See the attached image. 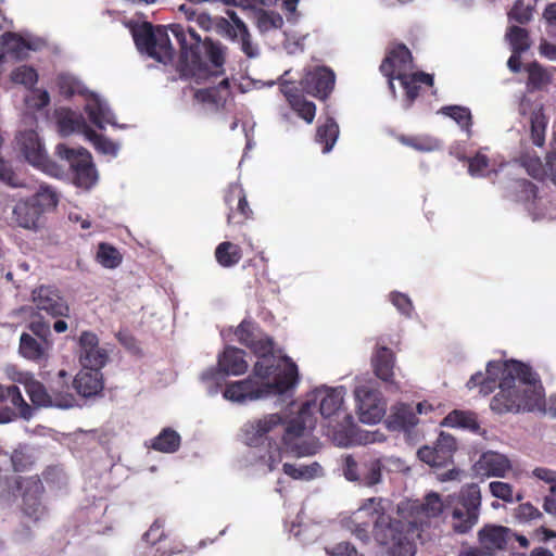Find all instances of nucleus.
I'll return each mask as SVG.
<instances>
[{
	"instance_id": "obj_2",
	"label": "nucleus",
	"mask_w": 556,
	"mask_h": 556,
	"mask_svg": "<svg viewBox=\"0 0 556 556\" xmlns=\"http://www.w3.org/2000/svg\"><path fill=\"white\" fill-rule=\"evenodd\" d=\"M481 506L482 494L479 485L469 483L444 500L439 493L431 491L422 501H402L397 505V513L409 523L416 525L424 519L438 518L445 510H450L452 530L456 534H467L479 522Z\"/></svg>"
},
{
	"instance_id": "obj_3",
	"label": "nucleus",
	"mask_w": 556,
	"mask_h": 556,
	"mask_svg": "<svg viewBox=\"0 0 556 556\" xmlns=\"http://www.w3.org/2000/svg\"><path fill=\"white\" fill-rule=\"evenodd\" d=\"M324 418L340 414L343 404V388H318L313 392V399L306 400L296 417L289 419L282 437L287 452L294 457L311 455V446L303 441L305 431H312L316 426V412Z\"/></svg>"
},
{
	"instance_id": "obj_61",
	"label": "nucleus",
	"mask_w": 556,
	"mask_h": 556,
	"mask_svg": "<svg viewBox=\"0 0 556 556\" xmlns=\"http://www.w3.org/2000/svg\"><path fill=\"white\" fill-rule=\"evenodd\" d=\"M390 301L401 314L407 317L412 315L414 306L408 295L401 292H391Z\"/></svg>"
},
{
	"instance_id": "obj_36",
	"label": "nucleus",
	"mask_w": 556,
	"mask_h": 556,
	"mask_svg": "<svg viewBox=\"0 0 556 556\" xmlns=\"http://www.w3.org/2000/svg\"><path fill=\"white\" fill-rule=\"evenodd\" d=\"M383 465L379 458L362 460L358 483L372 486L381 481Z\"/></svg>"
},
{
	"instance_id": "obj_16",
	"label": "nucleus",
	"mask_w": 556,
	"mask_h": 556,
	"mask_svg": "<svg viewBox=\"0 0 556 556\" xmlns=\"http://www.w3.org/2000/svg\"><path fill=\"white\" fill-rule=\"evenodd\" d=\"M79 363L86 369H102L109 362V352L99 344L98 336L85 330L78 339Z\"/></svg>"
},
{
	"instance_id": "obj_44",
	"label": "nucleus",
	"mask_w": 556,
	"mask_h": 556,
	"mask_svg": "<svg viewBox=\"0 0 556 556\" xmlns=\"http://www.w3.org/2000/svg\"><path fill=\"white\" fill-rule=\"evenodd\" d=\"M283 472L294 480H311L315 478L321 470L318 463L312 465L296 467L295 465L285 463L282 466Z\"/></svg>"
},
{
	"instance_id": "obj_35",
	"label": "nucleus",
	"mask_w": 556,
	"mask_h": 556,
	"mask_svg": "<svg viewBox=\"0 0 556 556\" xmlns=\"http://www.w3.org/2000/svg\"><path fill=\"white\" fill-rule=\"evenodd\" d=\"M7 401H9L12 406L20 408L22 418L28 419L31 417V407L24 400L17 386H3L0 383V403Z\"/></svg>"
},
{
	"instance_id": "obj_55",
	"label": "nucleus",
	"mask_w": 556,
	"mask_h": 556,
	"mask_svg": "<svg viewBox=\"0 0 556 556\" xmlns=\"http://www.w3.org/2000/svg\"><path fill=\"white\" fill-rule=\"evenodd\" d=\"M466 161L468 162V173L473 177L484 176L490 165L489 157L481 152L476 153V155L471 157H467Z\"/></svg>"
},
{
	"instance_id": "obj_52",
	"label": "nucleus",
	"mask_w": 556,
	"mask_h": 556,
	"mask_svg": "<svg viewBox=\"0 0 556 556\" xmlns=\"http://www.w3.org/2000/svg\"><path fill=\"white\" fill-rule=\"evenodd\" d=\"M277 370V366H275L274 361L269 357L261 358L257 361L253 368V375L260 382H269V378L274 376Z\"/></svg>"
},
{
	"instance_id": "obj_63",
	"label": "nucleus",
	"mask_w": 556,
	"mask_h": 556,
	"mask_svg": "<svg viewBox=\"0 0 556 556\" xmlns=\"http://www.w3.org/2000/svg\"><path fill=\"white\" fill-rule=\"evenodd\" d=\"M0 180L12 187L20 186V180L16 174L12 170L10 164L3 159H0Z\"/></svg>"
},
{
	"instance_id": "obj_29",
	"label": "nucleus",
	"mask_w": 556,
	"mask_h": 556,
	"mask_svg": "<svg viewBox=\"0 0 556 556\" xmlns=\"http://www.w3.org/2000/svg\"><path fill=\"white\" fill-rule=\"evenodd\" d=\"M400 80L405 97L409 103H413L419 96L420 84H425L429 87L433 86V76L425 72L410 73L406 76H396Z\"/></svg>"
},
{
	"instance_id": "obj_34",
	"label": "nucleus",
	"mask_w": 556,
	"mask_h": 556,
	"mask_svg": "<svg viewBox=\"0 0 556 556\" xmlns=\"http://www.w3.org/2000/svg\"><path fill=\"white\" fill-rule=\"evenodd\" d=\"M339 136V126L333 117H327L326 122L316 129L315 140L323 146V152L328 153L332 150Z\"/></svg>"
},
{
	"instance_id": "obj_23",
	"label": "nucleus",
	"mask_w": 556,
	"mask_h": 556,
	"mask_svg": "<svg viewBox=\"0 0 556 556\" xmlns=\"http://www.w3.org/2000/svg\"><path fill=\"white\" fill-rule=\"evenodd\" d=\"M31 50H35L33 43L15 33L5 31L0 36L1 62H5L8 59L23 60Z\"/></svg>"
},
{
	"instance_id": "obj_28",
	"label": "nucleus",
	"mask_w": 556,
	"mask_h": 556,
	"mask_svg": "<svg viewBox=\"0 0 556 556\" xmlns=\"http://www.w3.org/2000/svg\"><path fill=\"white\" fill-rule=\"evenodd\" d=\"M55 117L62 136H68L75 131L83 132L86 136L88 129H90L83 116H76L71 109L61 108L55 110Z\"/></svg>"
},
{
	"instance_id": "obj_27",
	"label": "nucleus",
	"mask_w": 556,
	"mask_h": 556,
	"mask_svg": "<svg viewBox=\"0 0 556 556\" xmlns=\"http://www.w3.org/2000/svg\"><path fill=\"white\" fill-rule=\"evenodd\" d=\"M244 351L235 346H227L218 357V366L226 375L239 376L247 371L248 363Z\"/></svg>"
},
{
	"instance_id": "obj_5",
	"label": "nucleus",
	"mask_w": 556,
	"mask_h": 556,
	"mask_svg": "<svg viewBox=\"0 0 556 556\" xmlns=\"http://www.w3.org/2000/svg\"><path fill=\"white\" fill-rule=\"evenodd\" d=\"M334 84L336 74L330 67L314 66L305 70L299 81L301 89L293 83L285 81L280 85V91L298 116L307 124H312L316 115V105L306 100L303 92L319 100H326L331 94Z\"/></svg>"
},
{
	"instance_id": "obj_32",
	"label": "nucleus",
	"mask_w": 556,
	"mask_h": 556,
	"mask_svg": "<svg viewBox=\"0 0 556 556\" xmlns=\"http://www.w3.org/2000/svg\"><path fill=\"white\" fill-rule=\"evenodd\" d=\"M383 502L381 497L367 498L354 513V520L367 521L368 519L372 526L376 525V521H380L387 515Z\"/></svg>"
},
{
	"instance_id": "obj_56",
	"label": "nucleus",
	"mask_w": 556,
	"mask_h": 556,
	"mask_svg": "<svg viewBox=\"0 0 556 556\" xmlns=\"http://www.w3.org/2000/svg\"><path fill=\"white\" fill-rule=\"evenodd\" d=\"M391 556H414L416 554V545L405 533L389 546Z\"/></svg>"
},
{
	"instance_id": "obj_49",
	"label": "nucleus",
	"mask_w": 556,
	"mask_h": 556,
	"mask_svg": "<svg viewBox=\"0 0 556 556\" xmlns=\"http://www.w3.org/2000/svg\"><path fill=\"white\" fill-rule=\"evenodd\" d=\"M441 113L453 118L462 128L469 130L471 122V113L468 108L459 105H448L441 109Z\"/></svg>"
},
{
	"instance_id": "obj_62",
	"label": "nucleus",
	"mask_w": 556,
	"mask_h": 556,
	"mask_svg": "<svg viewBox=\"0 0 556 556\" xmlns=\"http://www.w3.org/2000/svg\"><path fill=\"white\" fill-rule=\"evenodd\" d=\"M362 460L357 462L352 455H348L343 460V473L349 481L358 482Z\"/></svg>"
},
{
	"instance_id": "obj_31",
	"label": "nucleus",
	"mask_w": 556,
	"mask_h": 556,
	"mask_svg": "<svg viewBox=\"0 0 556 556\" xmlns=\"http://www.w3.org/2000/svg\"><path fill=\"white\" fill-rule=\"evenodd\" d=\"M214 256L219 266L231 268L239 264L242 258V249L239 244L230 241H223L217 244Z\"/></svg>"
},
{
	"instance_id": "obj_42",
	"label": "nucleus",
	"mask_w": 556,
	"mask_h": 556,
	"mask_svg": "<svg viewBox=\"0 0 556 556\" xmlns=\"http://www.w3.org/2000/svg\"><path fill=\"white\" fill-rule=\"evenodd\" d=\"M489 491L492 496L505 503L521 502L523 500L522 492L519 491L515 494L514 486L508 482L492 481L489 483Z\"/></svg>"
},
{
	"instance_id": "obj_30",
	"label": "nucleus",
	"mask_w": 556,
	"mask_h": 556,
	"mask_svg": "<svg viewBox=\"0 0 556 556\" xmlns=\"http://www.w3.org/2000/svg\"><path fill=\"white\" fill-rule=\"evenodd\" d=\"M528 74L527 88L529 91H539L552 84L553 74L539 62L533 61L523 66Z\"/></svg>"
},
{
	"instance_id": "obj_10",
	"label": "nucleus",
	"mask_w": 556,
	"mask_h": 556,
	"mask_svg": "<svg viewBox=\"0 0 556 556\" xmlns=\"http://www.w3.org/2000/svg\"><path fill=\"white\" fill-rule=\"evenodd\" d=\"M55 153L68 163L73 172V184L76 187L89 190L96 185L98 173L87 149H72L64 143H59L55 147Z\"/></svg>"
},
{
	"instance_id": "obj_59",
	"label": "nucleus",
	"mask_w": 556,
	"mask_h": 556,
	"mask_svg": "<svg viewBox=\"0 0 556 556\" xmlns=\"http://www.w3.org/2000/svg\"><path fill=\"white\" fill-rule=\"evenodd\" d=\"M238 341L249 348L253 340L258 336L254 331V325L251 321L243 320L236 330Z\"/></svg>"
},
{
	"instance_id": "obj_37",
	"label": "nucleus",
	"mask_w": 556,
	"mask_h": 556,
	"mask_svg": "<svg viewBox=\"0 0 556 556\" xmlns=\"http://www.w3.org/2000/svg\"><path fill=\"white\" fill-rule=\"evenodd\" d=\"M13 217L21 227L35 228V195L18 201L14 206Z\"/></svg>"
},
{
	"instance_id": "obj_64",
	"label": "nucleus",
	"mask_w": 556,
	"mask_h": 556,
	"mask_svg": "<svg viewBox=\"0 0 556 556\" xmlns=\"http://www.w3.org/2000/svg\"><path fill=\"white\" fill-rule=\"evenodd\" d=\"M332 556H364L359 554L358 551L349 542H341L337 544L331 553Z\"/></svg>"
},
{
	"instance_id": "obj_7",
	"label": "nucleus",
	"mask_w": 556,
	"mask_h": 556,
	"mask_svg": "<svg viewBox=\"0 0 556 556\" xmlns=\"http://www.w3.org/2000/svg\"><path fill=\"white\" fill-rule=\"evenodd\" d=\"M289 420L280 414H268L262 418L245 422L241 429L242 440L249 446H260L268 441L267 466L271 471L282 460L287 452L282 441L285 428Z\"/></svg>"
},
{
	"instance_id": "obj_50",
	"label": "nucleus",
	"mask_w": 556,
	"mask_h": 556,
	"mask_svg": "<svg viewBox=\"0 0 556 556\" xmlns=\"http://www.w3.org/2000/svg\"><path fill=\"white\" fill-rule=\"evenodd\" d=\"M86 137L92 142L96 150L103 154L116 155L118 146L106 137L98 134L91 127L88 129Z\"/></svg>"
},
{
	"instance_id": "obj_11",
	"label": "nucleus",
	"mask_w": 556,
	"mask_h": 556,
	"mask_svg": "<svg viewBox=\"0 0 556 556\" xmlns=\"http://www.w3.org/2000/svg\"><path fill=\"white\" fill-rule=\"evenodd\" d=\"M514 531L504 526L485 523L478 531V547L470 548L467 556H494L513 542Z\"/></svg>"
},
{
	"instance_id": "obj_4",
	"label": "nucleus",
	"mask_w": 556,
	"mask_h": 556,
	"mask_svg": "<svg viewBox=\"0 0 556 556\" xmlns=\"http://www.w3.org/2000/svg\"><path fill=\"white\" fill-rule=\"evenodd\" d=\"M508 372L515 378H502L498 382L500 391L492 397L490 407L498 414L533 412L544 406V389L541 380L532 368L523 363H511Z\"/></svg>"
},
{
	"instance_id": "obj_20",
	"label": "nucleus",
	"mask_w": 556,
	"mask_h": 556,
	"mask_svg": "<svg viewBox=\"0 0 556 556\" xmlns=\"http://www.w3.org/2000/svg\"><path fill=\"white\" fill-rule=\"evenodd\" d=\"M510 469L511 463L508 457L493 451L482 453L473 465L476 475L488 478H504Z\"/></svg>"
},
{
	"instance_id": "obj_24",
	"label": "nucleus",
	"mask_w": 556,
	"mask_h": 556,
	"mask_svg": "<svg viewBox=\"0 0 556 556\" xmlns=\"http://www.w3.org/2000/svg\"><path fill=\"white\" fill-rule=\"evenodd\" d=\"M73 388L83 397L99 395L104 389L101 369H86L83 367L73 380Z\"/></svg>"
},
{
	"instance_id": "obj_38",
	"label": "nucleus",
	"mask_w": 556,
	"mask_h": 556,
	"mask_svg": "<svg viewBox=\"0 0 556 556\" xmlns=\"http://www.w3.org/2000/svg\"><path fill=\"white\" fill-rule=\"evenodd\" d=\"M442 424L447 427L464 428L471 432H478L480 429L476 414L458 409L448 413Z\"/></svg>"
},
{
	"instance_id": "obj_58",
	"label": "nucleus",
	"mask_w": 556,
	"mask_h": 556,
	"mask_svg": "<svg viewBox=\"0 0 556 556\" xmlns=\"http://www.w3.org/2000/svg\"><path fill=\"white\" fill-rule=\"evenodd\" d=\"M515 517L520 522H529L532 520L541 519L543 514L530 502H527L519 504V506L515 509Z\"/></svg>"
},
{
	"instance_id": "obj_9",
	"label": "nucleus",
	"mask_w": 556,
	"mask_h": 556,
	"mask_svg": "<svg viewBox=\"0 0 556 556\" xmlns=\"http://www.w3.org/2000/svg\"><path fill=\"white\" fill-rule=\"evenodd\" d=\"M39 375L47 383L37 381V408H71L75 405L76 399L70 392L68 374L64 369H60L55 378L51 380L46 378L50 371H40Z\"/></svg>"
},
{
	"instance_id": "obj_18",
	"label": "nucleus",
	"mask_w": 556,
	"mask_h": 556,
	"mask_svg": "<svg viewBox=\"0 0 556 556\" xmlns=\"http://www.w3.org/2000/svg\"><path fill=\"white\" fill-rule=\"evenodd\" d=\"M375 376L386 383L392 391H400L401 387L395 380V354L387 346H378L371 357Z\"/></svg>"
},
{
	"instance_id": "obj_46",
	"label": "nucleus",
	"mask_w": 556,
	"mask_h": 556,
	"mask_svg": "<svg viewBox=\"0 0 556 556\" xmlns=\"http://www.w3.org/2000/svg\"><path fill=\"white\" fill-rule=\"evenodd\" d=\"M36 152H37V169H39L54 178H61L63 176L62 168L48 157V155L46 154L45 149L41 146L38 138H37Z\"/></svg>"
},
{
	"instance_id": "obj_43",
	"label": "nucleus",
	"mask_w": 556,
	"mask_h": 556,
	"mask_svg": "<svg viewBox=\"0 0 556 556\" xmlns=\"http://www.w3.org/2000/svg\"><path fill=\"white\" fill-rule=\"evenodd\" d=\"M37 365L42 367L41 363L47 362L48 351L52 348V341L50 340L51 331L48 324L37 321Z\"/></svg>"
},
{
	"instance_id": "obj_39",
	"label": "nucleus",
	"mask_w": 556,
	"mask_h": 556,
	"mask_svg": "<svg viewBox=\"0 0 556 556\" xmlns=\"http://www.w3.org/2000/svg\"><path fill=\"white\" fill-rule=\"evenodd\" d=\"M548 118L540 109L531 113L530 116V138L534 146L542 148L545 144V134Z\"/></svg>"
},
{
	"instance_id": "obj_21",
	"label": "nucleus",
	"mask_w": 556,
	"mask_h": 556,
	"mask_svg": "<svg viewBox=\"0 0 556 556\" xmlns=\"http://www.w3.org/2000/svg\"><path fill=\"white\" fill-rule=\"evenodd\" d=\"M422 407V403H418L416 407L405 403L393 406L386 420L388 429L392 431H408L417 425V413L421 414Z\"/></svg>"
},
{
	"instance_id": "obj_40",
	"label": "nucleus",
	"mask_w": 556,
	"mask_h": 556,
	"mask_svg": "<svg viewBox=\"0 0 556 556\" xmlns=\"http://www.w3.org/2000/svg\"><path fill=\"white\" fill-rule=\"evenodd\" d=\"M59 204V193L49 185L41 182L37 188V214L50 212Z\"/></svg>"
},
{
	"instance_id": "obj_8",
	"label": "nucleus",
	"mask_w": 556,
	"mask_h": 556,
	"mask_svg": "<svg viewBox=\"0 0 556 556\" xmlns=\"http://www.w3.org/2000/svg\"><path fill=\"white\" fill-rule=\"evenodd\" d=\"M56 87L61 96L66 99L80 94L87 97V104L85 112L88 114L90 122L100 129H103L105 124H113V113L109 106L101 101L94 93H89L87 88L71 74H59L55 80Z\"/></svg>"
},
{
	"instance_id": "obj_60",
	"label": "nucleus",
	"mask_w": 556,
	"mask_h": 556,
	"mask_svg": "<svg viewBox=\"0 0 556 556\" xmlns=\"http://www.w3.org/2000/svg\"><path fill=\"white\" fill-rule=\"evenodd\" d=\"M118 342L131 354L141 355L142 350L137 338L127 330H121L116 334Z\"/></svg>"
},
{
	"instance_id": "obj_41",
	"label": "nucleus",
	"mask_w": 556,
	"mask_h": 556,
	"mask_svg": "<svg viewBox=\"0 0 556 556\" xmlns=\"http://www.w3.org/2000/svg\"><path fill=\"white\" fill-rule=\"evenodd\" d=\"M96 261L103 267L113 269L122 264L123 256L114 245L101 242L98 245Z\"/></svg>"
},
{
	"instance_id": "obj_17",
	"label": "nucleus",
	"mask_w": 556,
	"mask_h": 556,
	"mask_svg": "<svg viewBox=\"0 0 556 556\" xmlns=\"http://www.w3.org/2000/svg\"><path fill=\"white\" fill-rule=\"evenodd\" d=\"M457 448L453 435L441 432L433 446L425 445L417 452L419 459L432 467H443L452 463Z\"/></svg>"
},
{
	"instance_id": "obj_22",
	"label": "nucleus",
	"mask_w": 556,
	"mask_h": 556,
	"mask_svg": "<svg viewBox=\"0 0 556 556\" xmlns=\"http://www.w3.org/2000/svg\"><path fill=\"white\" fill-rule=\"evenodd\" d=\"M37 311L52 317H63L68 315L70 307L56 288L41 286L37 290Z\"/></svg>"
},
{
	"instance_id": "obj_19",
	"label": "nucleus",
	"mask_w": 556,
	"mask_h": 556,
	"mask_svg": "<svg viewBox=\"0 0 556 556\" xmlns=\"http://www.w3.org/2000/svg\"><path fill=\"white\" fill-rule=\"evenodd\" d=\"M223 395L226 400L237 403L267 397L264 382L250 376L244 380L228 383Z\"/></svg>"
},
{
	"instance_id": "obj_14",
	"label": "nucleus",
	"mask_w": 556,
	"mask_h": 556,
	"mask_svg": "<svg viewBox=\"0 0 556 556\" xmlns=\"http://www.w3.org/2000/svg\"><path fill=\"white\" fill-rule=\"evenodd\" d=\"M354 393L359 420L364 424L379 422L386 414V402L381 393L369 386H359Z\"/></svg>"
},
{
	"instance_id": "obj_57",
	"label": "nucleus",
	"mask_w": 556,
	"mask_h": 556,
	"mask_svg": "<svg viewBox=\"0 0 556 556\" xmlns=\"http://www.w3.org/2000/svg\"><path fill=\"white\" fill-rule=\"evenodd\" d=\"M249 349L260 358H265L273 354L274 342L267 336H257L249 345Z\"/></svg>"
},
{
	"instance_id": "obj_54",
	"label": "nucleus",
	"mask_w": 556,
	"mask_h": 556,
	"mask_svg": "<svg viewBox=\"0 0 556 556\" xmlns=\"http://www.w3.org/2000/svg\"><path fill=\"white\" fill-rule=\"evenodd\" d=\"M532 11L531 4H526L525 0H517L508 12V18L523 25L532 18Z\"/></svg>"
},
{
	"instance_id": "obj_25",
	"label": "nucleus",
	"mask_w": 556,
	"mask_h": 556,
	"mask_svg": "<svg viewBox=\"0 0 556 556\" xmlns=\"http://www.w3.org/2000/svg\"><path fill=\"white\" fill-rule=\"evenodd\" d=\"M405 525L403 521L392 518L390 515H386L380 519V521H376V525L372 526V536L375 541L382 546H390L396 540L404 534Z\"/></svg>"
},
{
	"instance_id": "obj_6",
	"label": "nucleus",
	"mask_w": 556,
	"mask_h": 556,
	"mask_svg": "<svg viewBox=\"0 0 556 556\" xmlns=\"http://www.w3.org/2000/svg\"><path fill=\"white\" fill-rule=\"evenodd\" d=\"M10 81L27 92L24 97L25 109L14 138V149L35 166V67L25 64L15 67L10 73Z\"/></svg>"
},
{
	"instance_id": "obj_53",
	"label": "nucleus",
	"mask_w": 556,
	"mask_h": 556,
	"mask_svg": "<svg viewBox=\"0 0 556 556\" xmlns=\"http://www.w3.org/2000/svg\"><path fill=\"white\" fill-rule=\"evenodd\" d=\"M511 363H520V362L515 361V359H509V361H505V362H500V361L489 362L486 365V377H495V381H497L498 378L501 380L502 378H508L510 376L513 379H516L514 372H508L510 369V367L508 368V365H510Z\"/></svg>"
},
{
	"instance_id": "obj_33",
	"label": "nucleus",
	"mask_w": 556,
	"mask_h": 556,
	"mask_svg": "<svg viewBox=\"0 0 556 556\" xmlns=\"http://www.w3.org/2000/svg\"><path fill=\"white\" fill-rule=\"evenodd\" d=\"M181 438L172 428H164L151 442L150 447L162 453H175L179 450Z\"/></svg>"
},
{
	"instance_id": "obj_13",
	"label": "nucleus",
	"mask_w": 556,
	"mask_h": 556,
	"mask_svg": "<svg viewBox=\"0 0 556 556\" xmlns=\"http://www.w3.org/2000/svg\"><path fill=\"white\" fill-rule=\"evenodd\" d=\"M413 68V54L404 43H396L389 49L379 67L381 74L388 78L389 89L393 96H395L396 76H406Z\"/></svg>"
},
{
	"instance_id": "obj_51",
	"label": "nucleus",
	"mask_w": 556,
	"mask_h": 556,
	"mask_svg": "<svg viewBox=\"0 0 556 556\" xmlns=\"http://www.w3.org/2000/svg\"><path fill=\"white\" fill-rule=\"evenodd\" d=\"M11 462L14 471L24 472L31 467L33 456L27 446L20 445L13 451L11 455Z\"/></svg>"
},
{
	"instance_id": "obj_47",
	"label": "nucleus",
	"mask_w": 556,
	"mask_h": 556,
	"mask_svg": "<svg viewBox=\"0 0 556 556\" xmlns=\"http://www.w3.org/2000/svg\"><path fill=\"white\" fill-rule=\"evenodd\" d=\"M42 480L51 491L61 490L67 484V477L60 466H49L42 472Z\"/></svg>"
},
{
	"instance_id": "obj_48",
	"label": "nucleus",
	"mask_w": 556,
	"mask_h": 556,
	"mask_svg": "<svg viewBox=\"0 0 556 556\" xmlns=\"http://www.w3.org/2000/svg\"><path fill=\"white\" fill-rule=\"evenodd\" d=\"M519 161L522 167H525V169L531 177L538 180L544 179L546 172L541 159L538 155L523 153L520 155Z\"/></svg>"
},
{
	"instance_id": "obj_26",
	"label": "nucleus",
	"mask_w": 556,
	"mask_h": 556,
	"mask_svg": "<svg viewBox=\"0 0 556 556\" xmlns=\"http://www.w3.org/2000/svg\"><path fill=\"white\" fill-rule=\"evenodd\" d=\"M299 381L298 366L288 359L282 369L276 370L271 382H264L266 395L283 394L294 388Z\"/></svg>"
},
{
	"instance_id": "obj_12",
	"label": "nucleus",
	"mask_w": 556,
	"mask_h": 556,
	"mask_svg": "<svg viewBox=\"0 0 556 556\" xmlns=\"http://www.w3.org/2000/svg\"><path fill=\"white\" fill-rule=\"evenodd\" d=\"M227 17H218L215 21V29L218 35L231 41L240 43L241 51L248 58H255L257 49L252 45L251 34L243 21L233 10H227Z\"/></svg>"
},
{
	"instance_id": "obj_45",
	"label": "nucleus",
	"mask_w": 556,
	"mask_h": 556,
	"mask_svg": "<svg viewBox=\"0 0 556 556\" xmlns=\"http://www.w3.org/2000/svg\"><path fill=\"white\" fill-rule=\"evenodd\" d=\"M506 37L513 52L522 53L530 48L529 34L525 28L511 26L508 28Z\"/></svg>"
},
{
	"instance_id": "obj_1",
	"label": "nucleus",
	"mask_w": 556,
	"mask_h": 556,
	"mask_svg": "<svg viewBox=\"0 0 556 556\" xmlns=\"http://www.w3.org/2000/svg\"><path fill=\"white\" fill-rule=\"evenodd\" d=\"M168 30L180 49L178 70L182 76L206 78L225 73L227 48L210 38L202 40L191 27L170 24L167 27L154 28L151 23L146 22L132 30V37L140 51L160 63L168 64L175 56Z\"/></svg>"
},
{
	"instance_id": "obj_15",
	"label": "nucleus",
	"mask_w": 556,
	"mask_h": 556,
	"mask_svg": "<svg viewBox=\"0 0 556 556\" xmlns=\"http://www.w3.org/2000/svg\"><path fill=\"white\" fill-rule=\"evenodd\" d=\"M224 202L228 207L227 224L241 226L253 219V210L247 198V193L240 184H230L225 191Z\"/></svg>"
}]
</instances>
